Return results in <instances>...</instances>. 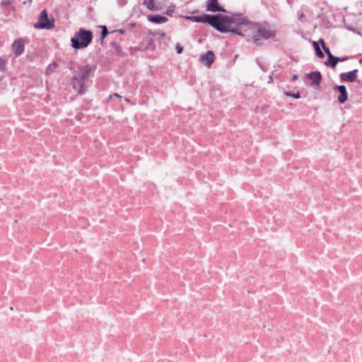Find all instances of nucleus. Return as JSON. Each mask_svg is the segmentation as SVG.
Returning a JSON list of instances; mask_svg holds the SVG:
<instances>
[{
  "label": "nucleus",
  "instance_id": "obj_1",
  "mask_svg": "<svg viewBox=\"0 0 362 362\" xmlns=\"http://www.w3.org/2000/svg\"><path fill=\"white\" fill-rule=\"evenodd\" d=\"M192 19L197 23H206L222 33H233L238 35H245L243 33L244 20L235 18L221 14H202L194 16Z\"/></svg>",
  "mask_w": 362,
  "mask_h": 362
},
{
  "label": "nucleus",
  "instance_id": "obj_2",
  "mask_svg": "<svg viewBox=\"0 0 362 362\" xmlns=\"http://www.w3.org/2000/svg\"><path fill=\"white\" fill-rule=\"evenodd\" d=\"M268 24L245 22L243 25V33L247 37V41H252L257 46L263 45L264 40L276 36V31L268 29Z\"/></svg>",
  "mask_w": 362,
  "mask_h": 362
},
{
  "label": "nucleus",
  "instance_id": "obj_3",
  "mask_svg": "<svg viewBox=\"0 0 362 362\" xmlns=\"http://www.w3.org/2000/svg\"><path fill=\"white\" fill-rule=\"evenodd\" d=\"M93 38V33L91 30L81 28L71 38V45L76 50L84 49L92 42Z\"/></svg>",
  "mask_w": 362,
  "mask_h": 362
},
{
  "label": "nucleus",
  "instance_id": "obj_4",
  "mask_svg": "<svg viewBox=\"0 0 362 362\" xmlns=\"http://www.w3.org/2000/svg\"><path fill=\"white\" fill-rule=\"evenodd\" d=\"M35 29L50 30L54 28V19L52 16L49 17L47 9H43L38 17L37 21L34 24Z\"/></svg>",
  "mask_w": 362,
  "mask_h": 362
},
{
  "label": "nucleus",
  "instance_id": "obj_5",
  "mask_svg": "<svg viewBox=\"0 0 362 362\" xmlns=\"http://www.w3.org/2000/svg\"><path fill=\"white\" fill-rule=\"evenodd\" d=\"M96 68V64H80L75 71V75L79 80L86 81L94 76Z\"/></svg>",
  "mask_w": 362,
  "mask_h": 362
},
{
  "label": "nucleus",
  "instance_id": "obj_6",
  "mask_svg": "<svg viewBox=\"0 0 362 362\" xmlns=\"http://www.w3.org/2000/svg\"><path fill=\"white\" fill-rule=\"evenodd\" d=\"M306 77L312 82L310 86L313 87L320 86L322 76L319 71H312L306 74Z\"/></svg>",
  "mask_w": 362,
  "mask_h": 362
},
{
  "label": "nucleus",
  "instance_id": "obj_7",
  "mask_svg": "<svg viewBox=\"0 0 362 362\" xmlns=\"http://www.w3.org/2000/svg\"><path fill=\"white\" fill-rule=\"evenodd\" d=\"M333 89L339 93V95L337 97V100L339 103L343 104L348 100V93L344 85L334 86Z\"/></svg>",
  "mask_w": 362,
  "mask_h": 362
},
{
  "label": "nucleus",
  "instance_id": "obj_8",
  "mask_svg": "<svg viewBox=\"0 0 362 362\" xmlns=\"http://www.w3.org/2000/svg\"><path fill=\"white\" fill-rule=\"evenodd\" d=\"M24 40L21 38L15 40L12 44V51L16 57L21 55L24 51Z\"/></svg>",
  "mask_w": 362,
  "mask_h": 362
},
{
  "label": "nucleus",
  "instance_id": "obj_9",
  "mask_svg": "<svg viewBox=\"0 0 362 362\" xmlns=\"http://www.w3.org/2000/svg\"><path fill=\"white\" fill-rule=\"evenodd\" d=\"M72 87L74 90L78 94H83L85 92V81L79 80L78 77L74 75L72 78Z\"/></svg>",
  "mask_w": 362,
  "mask_h": 362
},
{
  "label": "nucleus",
  "instance_id": "obj_10",
  "mask_svg": "<svg viewBox=\"0 0 362 362\" xmlns=\"http://www.w3.org/2000/svg\"><path fill=\"white\" fill-rule=\"evenodd\" d=\"M215 54L213 51L209 50L200 57L201 62L207 67H211L215 60Z\"/></svg>",
  "mask_w": 362,
  "mask_h": 362
},
{
  "label": "nucleus",
  "instance_id": "obj_11",
  "mask_svg": "<svg viewBox=\"0 0 362 362\" xmlns=\"http://www.w3.org/2000/svg\"><path fill=\"white\" fill-rule=\"evenodd\" d=\"M358 69H354L349 72H343L340 74V80L342 82H354L357 78Z\"/></svg>",
  "mask_w": 362,
  "mask_h": 362
},
{
  "label": "nucleus",
  "instance_id": "obj_12",
  "mask_svg": "<svg viewBox=\"0 0 362 362\" xmlns=\"http://www.w3.org/2000/svg\"><path fill=\"white\" fill-rule=\"evenodd\" d=\"M206 8L207 11L211 12H226V10L218 4V0H209Z\"/></svg>",
  "mask_w": 362,
  "mask_h": 362
},
{
  "label": "nucleus",
  "instance_id": "obj_13",
  "mask_svg": "<svg viewBox=\"0 0 362 362\" xmlns=\"http://www.w3.org/2000/svg\"><path fill=\"white\" fill-rule=\"evenodd\" d=\"M147 20L153 23L161 24L165 23L168 21V18L163 15L154 14L148 16Z\"/></svg>",
  "mask_w": 362,
  "mask_h": 362
},
{
  "label": "nucleus",
  "instance_id": "obj_14",
  "mask_svg": "<svg viewBox=\"0 0 362 362\" xmlns=\"http://www.w3.org/2000/svg\"><path fill=\"white\" fill-rule=\"evenodd\" d=\"M110 46L115 49L117 55L120 57L126 55V53L123 52L122 47L117 42H112Z\"/></svg>",
  "mask_w": 362,
  "mask_h": 362
},
{
  "label": "nucleus",
  "instance_id": "obj_15",
  "mask_svg": "<svg viewBox=\"0 0 362 362\" xmlns=\"http://www.w3.org/2000/svg\"><path fill=\"white\" fill-rule=\"evenodd\" d=\"M319 44H320L319 41L318 42H316V41L313 42V45L315 49L316 56L320 59H322L325 57V54L321 50Z\"/></svg>",
  "mask_w": 362,
  "mask_h": 362
},
{
  "label": "nucleus",
  "instance_id": "obj_16",
  "mask_svg": "<svg viewBox=\"0 0 362 362\" xmlns=\"http://www.w3.org/2000/svg\"><path fill=\"white\" fill-rule=\"evenodd\" d=\"M319 42L321 45V46H322L325 53L327 54V57L330 58V59H333L334 55H333L332 54L329 48L326 46L325 40L323 39L320 38L319 40Z\"/></svg>",
  "mask_w": 362,
  "mask_h": 362
},
{
  "label": "nucleus",
  "instance_id": "obj_17",
  "mask_svg": "<svg viewBox=\"0 0 362 362\" xmlns=\"http://www.w3.org/2000/svg\"><path fill=\"white\" fill-rule=\"evenodd\" d=\"M144 4L151 11H156L158 9L155 5L154 0H144Z\"/></svg>",
  "mask_w": 362,
  "mask_h": 362
},
{
  "label": "nucleus",
  "instance_id": "obj_18",
  "mask_svg": "<svg viewBox=\"0 0 362 362\" xmlns=\"http://www.w3.org/2000/svg\"><path fill=\"white\" fill-rule=\"evenodd\" d=\"M101 29V42H103L104 39L110 34V32L108 31L106 25H100V26Z\"/></svg>",
  "mask_w": 362,
  "mask_h": 362
},
{
  "label": "nucleus",
  "instance_id": "obj_19",
  "mask_svg": "<svg viewBox=\"0 0 362 362\" xmlns=\"http://www.w3.org/2000/svg\"><path fill=\"white\" fill-rule=\"evenodd\" d=\"M324 64L332 69H335V67L337 66V62H335V60L330 58H327V59L324 62Z\"/></svg>",
  "mask_w": 362,
  "mask_h": 362
},
{
  "label": "nucleus",
  "instance_id": "obj_20",
  "mask_svg": "<svg viewBox=\"0 0 362 362\" xmlns=\"http://www.w3.org/2000/svg\"><path fill=\"white\" fill-rule=\"evenodd\" d=\"M285 95L286 96H288V97H291V98H293L295 99H298L300 98V94L299 92H297V93H293V92H291V91H286L285 92Z\"/></svg>",
  "mask_w": 362,
  "mask_h": 362
},
{
  "label": "nucleus",
  "instance_id": "obj_21",
  "mask_svg": "<svg viewBox=\"0 0 362 362\" xmlns=\"http://www.w3.org/2000/svg\"><path fill=\"white\" fill-rule=\"evenodd\" d=\"M6 71V62L0 57V72H5Z\"/></svg>",
  "mask_w": 362,
  "mask_h": 362
},
{
  "label": "nucleus",
  "instance_id": "obj_22",
  "mask_svg": "<svg viewBox=\"0 0 362 362\" xmlns=\"http://www.w3.org/2000/svg\"><path fill=\"white\" fill-rule=\"evenodd\" d=\"M130 30V28H124V29H118V30H112V31H111L110 33H111V34H114V33H119L120 35H124V34H126V33L128 32V30Z\"/></svg>",
  "mask_w": 362,
  "mask_h": 362
},
{
  "label": "nucleus",
  "instance_id": "obj_23",
  "mask_svg": "<svg viewBox=\"0 0 362 362\" xmlns=\"http://www.w3.org/2000/svg\"><path fill=\"white\" fill-rule=\"evenodd\" d=\"M349 59V57H348V56H344L342 57L334 56V58H333V59H334L335 62H337V64H338V62H345V61H347Z\"/></svg>",
  "mask_w": 362,
  "mask_h": 362
},
{
  "label": "nucleus",
  "instance_id": "obj_24",
  "mask_svg": "<svg viewBox=\"0 0 362 362\" xmlns=\"http://www.w3.org/2000/svg\"><path fill=\"white\" fill-rule=\"evenodd\" d=\"M141 48L140 47H131L129 48V52L131 54H134L137 51L141 50Z\"/></svg>",
  "mask_w": 362,
  "mask_h": 362
},
{
  "label": "nucleus",
  "instance_id": "obj_25",
  "mask_svg": "<svg viewBox=\"0 0 362 362\" xmlns=\"http://www.w3.org/2000/svg\"><path fill=\"white\" fill-rule=\"evenodd\" d=\"M175 49H176L177 53H178V54H181L183 52V47L180 44H177L176 45Z\"/></svg>",
  "mask_w": 362,
  "mask_h": 362
},
{
  "label": "nucleus",
  "instance_id": "obj_26",
  "mask_svg": "<svg viewBox=\"0 0 362 362\" xmlns=\"http://www.w3.org/2000/svg\"><path fill=\"white\" fill-rule=\"evenodd\" d=\"M113 97L119 98L120 96L117 93H114L113 95H110L109 96V99H112Z\"/></svg>",
  "mask_w": 362,
  "mask_h": 362
},
{
  "label": "nucleus",
  "instance_id": "obj_27",
  "mask_svg": "<svg viewBox=\"0 0 362 362\" xmlns=\"http://www.w3.org/2000/svg\"><path fill=\"white\" fill-rule=\"evenodd\" d=\"M298 78V74H294L293 75L292 78H291V80L292 81H295V80H297Z\"/></svg>",
  "mask_w": 362,
  "mask_h": 362
},
{
  "label": "nucleus",
  "instance_id": "obj_28",
  "mask_svg": "<svg viewBox=\"0 0 362 362\" xmlns=\"http://www.w3.org/2000/svg\"><path fill=\"white\" fill-rule=\"evenodd\" d=\"M272 76H269V83L272 82Z\"/></svg>",
  "mask_w": 362,
  "mask_h": 362
},
{
  "label": "nucleus",
  "instance_id": "obj_29",
  "mask_svg": "<svg viewBox=\"0 0 362 362\" xmlns=\"http://www.w3.org/2000/svg\"><path fill=\"white\" fill-rule=\"evenodd\" d=\"M135 25H136L135 23H132L129 25V27H134V26H135Z\"/></svg>",
  "mask_w": 362,
  "mask_h": 362
},
{
  "label": "nucleus",
  "instance_id": "obj_30",
  "mask_svg": "<svg viewBox=\"0 0 362 362\" xmlns=\"http://www.w3.org/2000/svg\"><path fill=\"white\" fill-rule=\"evenodd\" d=\"M303 17H304V14L302 13L300 14V18H303Z\"/></svg>",
  "mask_w": 362,
  "mask_h": 362
},
{
  "label": "nucleus",
  "instance_id": "obj_31",
  "mask_svg": "<svg viewBox=\"0 0 362 362\" xmlns=\"http://www.w3.org/2000/svg\"><path fill=\"white\" fill-rule=\"evenodd\" d=\"M359 63H360V64H362V57L360 59V60H359Z\"/></svg>",
  "mask_w": 362,
  "mask_h": 362
},
{
  "label": "nucleus",
  "instance_id": "obj_32",
  "mask_svg": "<svg viewBox=\"0 0 362 362\" xmlns=\"http://www.w3.org/2000/svg\"><path fill=\"white\" fill-rule=\"evenodd\" d=\"M27 1H28V2H31V1H32V0H27Z\"/></svg>",
  "mask_w": 362,
  "mask_h": 362
}]
</instances>
